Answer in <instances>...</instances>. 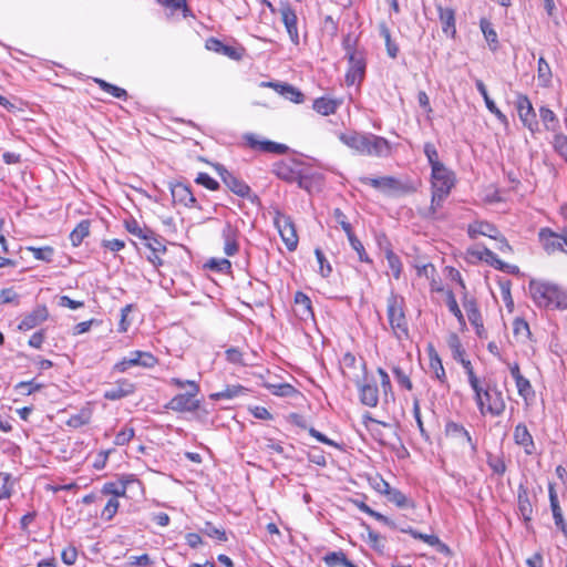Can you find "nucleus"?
<instances>
[{
  "label": "nucleus",
  "mask_w": 567,
  "mask_h": 567,
  "mask_svg": "<svg viewBox=\"0 0 567 567\" xmlns=\"http://www.w3.org/2000/svg\"><path fill=\"white\" fill-rule=\"evenodd\" d=\"M528 288L534 302L538 307L567 309V290L559 285L532 279Z\"/></svg>",
  "instance_id": "obj_1"
},
{
  "label": "nucleus",
  "mask_w": 567,
  "mask_h": 567,
  "mask_svg": "<svg viewBox=\"0 0 567 567\" xmlns=\"http://www.w3.org/2000/svg\"><path fill=\"white\" fill-rule=\"evenodd\" d=\"M471 389L474 392V400L482 415L499 416L504 413L506 402L502 390L495 382L483 384L480 381L476 388L473 386Z\"/></svg>",
  "instance_id": "obj_2"
},
{
  "label": "nucleus",
  "mask_w": 567,
  "mask_h": 567,
  "mask_svg": "<svg viewBox=\"0 0 567 567\" xmlns=\"http://www.w3.org/2000/svg\"><path fill=\"white\" fill-rule=\"evenodd\" d=\"M453 186L454 174L447 169L445 165H441L432 169L431 210L433 214L442 207L443 202L451 193Z\"/></svg>",
  "instance_id": "obj_3"
},
{
  "label": "nucleus",
  "mask_w": 567,
  "mask_h": 567,
  "mask_svg": "<svg viewBox=\"0 0 567 567\" xmlns=\"http://www.w3.org/2000/svg\"><path fill=\"white\" fill-rule=\"evenodd\" d=\"M339 140L348 147L363 155H380L386 147L383 137L363 135L359 133H341Z\"/></svg>",
  "instance_id": "obj_4"
},
{
  "label": "nucleus",
  "mask_w": 567,
  "mask_h": 567,
  "mask_svg": "<svg viewBox=\"0 0 567 567\" xmlns=\"http://www.w3.org/2000/svg\"><path fill=\"white\" fill-rule=\"evenodd\" d=\"M386 315L393 334L399 339L409 338L408 320L404 313L403 297L391 292L386 299Z\"/></svg>",
  "instance_id": "obj_5"
},
{
  "label": "nucleus",
  "mask_w": 567,
  "mask_h": 567,
  "mask_svg": "<svg viewBox=\"0 0 567 567\" xmlns=\"http://www.w3.org/2000/svg\"><path fill=\"white\" fill-rule=\"evenodd\" d=\"M215 172L218 174L225 187L238 197L248 199L251 204L259 205L260 198L251 192L250 186L235 172L227 169L224 165L215 163Z\"/></svg>",
  "instance_id": "obj_6"
},
{
  "label": "nucleus",
  "mask_w": 567,
  "mask_h": 567,
  "mask_svg": "<svg viewBox=\"0 0 567 567\" xmlns=\"http://www.w3.org/2000/svg\"><path fill=\"white\" fill-rule=\"evenodd\" d=\"M173 382L183 388L186 385V391L184 393L176 394L167 404V408L177 411H193L198 408L199 400L197 399L198 386L193 381L183 382L179 379H173Z\"/></svg>",
  "instance_id": "obj_7"
},
{
  "label": "nucleus",
  "mask_w": 567,
  "mask_h": 567,
  "mask_svg": "<svg viewBox=\"0 0 567 567\" xmlns=\"http://www.w3.org/2000/svg\"><path fill=\"white\" fill-rule=\"evenodd\" d=\"M274 224L289 251H293L298 246V236L292 219L281 213L278 208L274 209Z\"/></svg>",
  "instance_id": "obj_8"
},
{
  "label": "nucleus",
  "mask_w": 567,
  "mask_h": 567,
  "mask_svg": "<svg viewBox=\"0 0 567 567\" xmlns=\"http://www.w3.org/2000/svg\"><path fill=\"white\" fill-rule=\"evenodd\" d=\"M538 241L547 255L565 252L567 255L566 241L560 234L555 233L548 227L540 228L538 231Z\"/></svg>",
  "instance_id": "obj_9"
},
{
  "label": "nucleus",
  "mask_w": 567,
  "mask_h": 567,
  "mask_svg": "<svg viewBox=\"0 0 567 567\" xmlns=\"http://www.w3.org/2000/svg\"><path fill=\"white\" fill-rule=\"evenodd\" d=\"M157 363L156 358L150 352L133 351L114 365L116 372L123 373L132 367L153 368Z\"/></svg>",
  "instance_id": "obj_10"
},
{
  "label": "nucleus",
  "mask_w": 567,
  "mask_h": 567,
  "mask_svg": "<svg viewBox=\"0 0 567 567\" xmlns=\"http://www.w3.org/2000/svg\"><path fill=\"white\" fill-rule=\"evenodd\" d=\"M445 435L460 446L467 445L471 450L472 456L476 455L477 445L463 425L453 421L447 422L445 425Z\"/></svg>",
  "instance_id": "obj_11"
},
{
  "label": "nucleus",
  "mask_w": 567,
  "mask_h": 567,
  "mask_svg": "<svg viewBox=\"0 0 567 567\" xmlns=\"http://www.w3.org/2000/svg\"><path fill=\"white\" fill-rule=\"evenodd\" d=\"M516 109L519 120L532 133L538 131V121L533 104L527 95L518 94Z\"/></svg>",
  "instance_id": "obj_12"
},
{
  "label": "nucleus",
  "mask_w": 567,
  "mask_h": 567,
  "mask_svg": "<svg viewBox=\"0 0 567 567\" xmlns=\"http://www.w3.org/2000/svg\"><path fill=\"white\" fill-rule=\"evenodd\" d=\"M239 230L230 223H226L220 230L223 251L226 256L233 257L239 251Z\"/></svg>",
  "instance_id": "obj_13"
},
{
  "label": "nucleus",
  "mask_w": 567,
  "mask_h": 567,
  "mask_svg": "<svg viewBox=\"0 0 567 567\" xmlns=\"http://www.w3.org/2000/svg\"><path fill=\"white\" fill-rule=\"evenodd\" d=\"M245 52V48L234 39L226 41L215 39V53L221 54L234 61H239L243 59Z\"/></svg>",
  "instance_id": "obj_14"
},
{
  "label": "nucleus",
  "mask_w": 567,
  "mask_h": 567,
  "mask_svg": "<svg viewBox=\"0 0 567 567\" xmlns=\"http://www.w3.org/2000/svg\"><path fill=\"white\" fill-rule=\"evenodd\" d=\"M279 13L281 16V21L285 24V28L289 34L290 40L295 43H299V33L297 28V14L291 6L287 2L281 3L279 8Z\"/></svg>",
  "instance_id": "obj_15"
},
{
  "label": "nucleus",
  "mask_w": 567,
  "mask_h": 567,
  "mask_svg": "<svg viewBox=\"0 0 567 567\" xmlns=\"http://www.w3.org/2000/svg\"><path fill=\"white\" fill-rule=\"evenodd\" d=\"M245 141L252 150H259L265 153L286 154L289 147L271 141H261L255 134H246Z\"/></svg>",
  "instance_id": "obj_16"
},
{
  "label": "nucleus",
  "mask_w": 567,
  "mask_h": 567,
  "mask_svg": "<svg viewBox=\"0 0 567 567\" xmlns=\"http://www.w3.org/2000/svg\"><path fill=\"white\" fill-rule=\"evenodd\" d=\"M350 68L346 74V81L349 85H353L355 82H360L363 79L365 71V63L363 58L357 53H349Z\"/></svg>",
  "instance_id": "obj_17"
},
{
  "label": "nucleus",
  "mask_w": 567,
  "mask_h": 567,
  "mask_svg": "<svg viewBox=\"0 0 567 567\" xmlns=\"http://www.w3.org/2000/svg\"><path fill=\"white\" fill-rule=\"evenodd\" d=\"M134 392L135 385L131 381L126 379H120L113 386L105 390L103 396L110 401H117L133 394Z\"/></svg>",
  "instance_id": "obj_18"
},
{
  "label": "nucleus",
  "mask_w": 567,
  "mask_h": 567,
  "mask_svg": "<svg viewBox=\"0 0 567 567\" xmlns=\"http://www.w3.org/2000/svg\"><path fill=\"white\" fill-rule=\"evenodd\" d=\"M48 316V309L44 306H39L35 309H33L30 313L24 316V318L19 323L18 328L24 331L31 330L37 326L41 324L43 321H45Z\"/></svg>",
  "instance_id": "obj_19"
},
{
  "label": "nucleus",
  "mask_w": 567,
  "mask_h": 567,
  "mask_svg": "<svg viewBox=\"0 0 567 567\" xmlns=\"http://www.w3.org/2000/svg\"><path fill=\"white\" fill-rule=\"evenodd\" d=\"M360 392V401L362 404L374 408L379 402V390L375 383H362L360 380L355 381Z\"/></svg>",
  "instance_id": "obj_20"
},
{
  "label": "nucleus",
  "mask_w": 567,
  "mask_h": 567,
  "mask_svg": "<svg viewBox=\"0 0 567 567\" xmlns=\"http://www.w3.org/2000/svg\"><path fill=\"white\" fill-rule=\"evenodd\" d=\"M514 441L524 449L527 455H532L535 452L533 436L524 423H519L515 426Z\"/></svg>",
  "instance_id": "obj_21"
},
{
  "label": "nucleus",
  "mask_w": 567,
  "mask_h": 567,
  "mask_svg": "<svg viewBox=\"0 0 567 567\" xmlns=\"http://www.w3.org/2000/svg\"><path fill=\"white\" fill-rule=\"evenodd\" d=\"M548 493H549L550 508L553 512L555 525L561 530L564 536L567 538V523L565 522V519L563 517V512L559 506L557 493L553 485H549Z\"/></svg>",
  "instance_id": "obj_22"
},
{
  "label": "nucleus",
  "mask_w": 567,
  "mask_h": 567,
  "mask_svg": "<svg viewBox=\"0 0 567 567\" xmlns=\"http://www.w3.org/2000/svg\"><path fill=\"white\" fill-rule=\"evenodd\" d=\"M478 258L486 261L488 265L494 267L497 270L507 271L511 274H514L518 271L517 266H511L503 260H501L495 252H493L488 248H484L482 251L478 252Z\"/></svg>",
  "instance_id": "obj_23"
},
{
  "label": "nucleus",
  "mask_w": 567,
  "mask_h": 567,
  "mask_svg": "<svg viewBox=\"0 0 567 567\" xmlns=\"http://www.w3.org/2000/svg\"><path fill=\"white\" fill-rule=\"evenodd\" d=\"M437 10L443 32L447 35L454 37L456 33L454 10L451 8H443L442 6H437Z\"/></svg>",
  "instance_id": "obj_24"
},
{
  "label": "nucleus",
  "mask_w": 567,
  "mask_h": 567,
  "mask_svg": "<svg viewBox=\"0 0 567 567\" xmlns=\"http://www.w3.org/2000/svg\"><path fill=\"white\" fill-rule=\"evenodd\" d=\"M342 101L330 97H318L313 101V110L321 115L334 114Z\"/></svg>",
  "instance_id": "obj_25"
},
{
  "label": "nucleus",
  "mask_w": 567,
  "mask_h": 567,
  "mask_svg": "<svg viewBox=\"0 0 567 567\" xmlns=\"http://www.w3.org/2000/svg\"><path fill=\"white\" fill-rule=\"evenodd\" d=\"M401 532L410 534L412 537H414L416 539H421L424 543L429 544L430 546H436L441 553L450 551L449 547L445 544H443L440 540V538L435 535L422 534V533L413 529L412 527L401 528Z\"/></svg>",
  "instance_id": "obj_26"
},
{
  "label": "nucleus",
  "mask_w": 567,
  "mask_h": 567,
  "mask_svg": "<svg viewBox=\"0 0 567 567\" xmlns=\"http://www.w3.org/2000/svg\"><path fill=\"white\" fill-rule=\"evenodd\" d=\"M468 235L473 238L477 235H483L493 239H497L498 230L494 225L487 221H476L468 226Z\"/></svg>",
  "instance_id": "obj_27"
},
{
  "label": "nucleus",
  "mask_w": 567,
  "mask_h": 567,
  "mask_svg": "<svg viewBox=\"0 0 567 567\" xmlns=\"http://www.w3.org/2000/svg\"><path fill=\"white\" fill-rule=\"evenodd\" d=\"M295 303L297 307V312L302 319H308L313 317L312 308H311V300L310 298L301 292L298 291L295 295Z\"/></svg>",
  "instance_id": "obj_28"
},
{
  "label": "nucleus",
  "mask_w": 567,
  "mask_h": 567,
  "mask_svg": "<svg viewBox=\"0 0 567 567\" xmlns=\"http://www.w3.org/2000/svg\"><path fill=\"white\" fill-rule=\"evenodd\" d=\"M513 334L517 342L526 343L530 340L532 332L529 324L522 318H516L513 321Z\"/></svg>",
  "instance_id": "obj_29"
},
{
  "label": "nucleus",
  "mask_w": 567,
  "mask_h": 567,
  "mask_svg": "<svg viewBox=\"0 0 567 567\" xmlns=\"http://www.w3.org/2000/svg\"><path fill=\"white\" fill-rule=\"evenodd\" d=\"M217 357L224 355L225 360L236 367H245L247 362L245 360V353L237 347H229L223 353L217 352Z\"/></svg>",
  "instance_id": "obj_30"
},
{
  "label": "nucleus",
  "mask_w": 567,
  "mask_h": 567,
  "mask_svg": "<svg viewBox=\"0 0 567 567\" xmlns=\"http://www.w3.org/2000/svg\"><path fill=\"white\" fill-rule=\"evenodd\" d=\"M172 196L175 202H179L187 206L195 202L190 189L184 184H176L172 187Z\"/></svg>",
  "instance_id": "obj_31"
},
{
  "label": "nucleus",
  "mask_w": 567,
  "mask_h": 567,
  "mask_svg": "<svg viewBox=\"0 0 567 567\" xmlns=\"http://www.w3.org/2000/svg\"><path fill=\"white\" fill-rule=\"evenodd\" d=\"M480 25H481V30L484 34V38L488 43L489 49L493 52L496 51L498 49V38H497V33L494 30L492 23L486 19H482Z\"/></svg>",
  "instance_id": "obj_32"
},
{
  "label": "nucleus",
  "mask_w": 567,
  "mask_h": 567,
  "mask_svg": "<svg viewBox=\"0 0 567 567\" xmlns=\"http://www.w3.org/2000/svg\"><path fill=\"white\" fill-rule=\"evenodd\" d=\"M90 234V221L81 220L70 234V240L73 246H80L85 237Z\"/></svg>",
  "instance_id": "obj_33"
},
{
  "label": "nucleus",
  "mask_w": 567,
  "mask_h": 567,
  "mask_svg": "<svg viewBox=\"0 0 567 567\" xmlns=\"http://www.w3.org/2000/svg\"><path fill=\"white\" fill-rule=\"evenodd\" d=\"M539 117L547 131L555 132L559 127V120L550 109L542 106Z\"/></svg>",
  "instance_id": "obj_34"
},
{
  "label": "nucleus",
  "mask_w": 567,
  "mask_h": 567,
  "mask_svg": "<svg viewBox=\"0 0 567 567\" xmlns=\"http://www.w3.org/2000/svg\"><path fill=\"white\" fill-rule=\"evenodd\" d=\"M248 392V389L240 384L227 385L224 391L215 392V401L231 400Z\"/></svg>",
  "instance_id": "obj_35"
},
{
  "label": "nucleus",
  "mask_w": 567,
  "mask_h": 567,
  "mask_svg": "<svg viewBox=\"0 0 567 567\" xmlns=\"http://www.w3.org/2000/svg\"><path fill=\"white\" fill-rule=\"evenodd\" d=\"M322 559L328 567H346L350 565V560L342 550L328 553Z\"/></svg>",
  "instance_id": "obj_36"
},
{
  "label": "nucleus",
  "mask_w": 567,
  "mask_h": 567,
  "mask_svg": "<svg viewBox=\"0 0 567 567\" xmlns=\"http://www.w3.org/2000/svg\"><path fill=\"white\" fill-rule=\"evenodd\" d=\"M101 493L103 495H111L117 499L126 495V486L125 483L107 482L102 486Z\"/></svg>",
  "instance_id": "obj_37"
},
{
  "label": "nucleus",
  "mask_w": 567,
  "mask_h": 567,
  "mask_svg": "<svg viewBox=\"0 0 567 567\" xmlns=\"http://www.w3.org/2000/svg\"><path fill=\"white\" fill-rule=\"evenodd\" d=\"M537 76L542 86H549L551 81V69L543 56L538 59Z\"/></svg>",
  "instance_id": "obj_38"
},
{
  "label": "nucleus",
  "mask_w": 567,
  "mask_h": 567,
  "mask_svg": "<svg viewBox=\"0 0 567 567\" xmlns=\"http://www.w3.org/2000/svg\"><path fill=\"white\" fill-rule=\"evenodd\" d=\"M348 240L350 243V246L352 249L358 254L359 260L362 262H371V259L369 258L368 254L365 252L364 246L360 241V239L353 234L348 236Z\"/></svg>",
  "instance_id": "obj_39"
},
{
  "label": "nucleus",
  "mask_w": 567,
  "mask_h": 567,
  "mask_svg": "<svg viewBox=\"0 0 567 567\" xmlns=\"http://www.w3.org/2000/svg\"><path fill=\"white\" fill-rule=\"evenodd\" d=\"M362 183L369 184L374 188H392L395 184V179L393 177L384 176L379 178H370L363 177L361 178Z\"/></svg>",
  "instance_id": "obj_40"
},
{
  "label": "nucleus",
  "mask_w": 567,
  "mask_h": 567,
  "mask_svg": "<svg viewBox=\"0 0 567 567\" xmlns=\"http://www.w3.org/2000/svg\"><path fill=\"white\" fill-rule=\"evenodd\" d=\"M447 346L451 349L452 355L456 361L460 360L461 358H464V349L456 333H451L449 336Z\"/></svg>",
  "instance_id": "obj_41"
},
{
  "label": "nucleus",
  "mask_w": 567,
  "mask_h": 567,
  "mask_svg": "<svg viewBox=\"0 0 567 567\" xmlns=\"http://www.w3.org/2000/svg\"><path fill=\"white\" fill-rule=\"evenodd\" d=\"M95 82L100 85V87L104 92L111 94L114 97L125 99L127 96L126 91L124 89H122V87H118L116 85H113V84L107 83L106 81L100 80V79H96Z\"/></svg>",
  "instance_id": "obj_42"
},
{
  "label": "nucleus",
  "mask_w": 567,
  "mask_h": 567,
  "mask_svg": "<svg viewBox=\"0 0 567 567\" xmlns=\"http://www.w3.org/2000/svg\"><path fill=\"white\" fill-rule=\"evenodd\" d=\"M515 383L517 392L523 399L527 400L534 395L533 386L529 380L526 379L525 377L517 378V380H515Z\"/></svg>",
  "instance_id": "obj_43"
},
{
  "label": "nucleus",
  "mask_w": 567,
  "mask_h": 567,
  "mask_svg": "<svg viewBox=\"0 0 567 567\" xmlns=\"http://www.w3.org/2000/svg\"><path fill=\"white\" fill-rule=\"evenodd\" d=\"M518 509L525 519L530 518L533 507L526 491L518 493Z\"/></svg>",
  "instance_id": "obj_44"
},
{
  "label": "nucleus",
  "mask_w": 567,
  "mask_h": 567,
  "mask_svg": "<svg viewBox=\"0 0 567 567\" xmlns=\"http://www.w3.org/2000/svg\"><path fill=\"white\" fill-rule=\"evenodd\" d=\"M280 93L289 101L295 103H301L303 101V94L292 85L284 84L280 85Z\"/></svg>",
  "instance_id": "obj_45"
},
{
  "label": "nucleus",
  "mask_w": 567,
  "mask_h": 567,
  "mask_svg": "<svg viewBox=\"0 0 567 567\" xmlns=\"http://www.w3.org/2000/svg\"><path fill=\"white\" fill-rule=\"evenodd\" d=\"M267 388L272 394L278 396H291L297 392L296 389L289 383L269 384Z\"/></svg>",
  "instance_id": "obj_46"
},
{
  "label": "nucleus",
  "mask_w": 567,
  "mask_h": 567,
  "mask_svg": "<svg viewBox=\"0 0 567 567\" xmlns=\"http://www.w3.org/2000/svg\"><path fill=\"white\" fill-rule=\"evenodd\" d=\"M120 502L115 497H111L102 509L101 517L104 520H111L117 513Z\"/></svg>",
  "instance_id": "obj_47"
},
{
  "label": "nucleus",
  "mask_w": 567,
  "mask_h": 567,
  "mask_svg": "<svg viewBox=\"0 0 567 567\" xmlns=\"http://www.w3.org/2000/svg\"><path fill=\"white\" fill-rule=\"evenodd\" d=\"M386 260L389 268L391 269L395 279H399L402 271V262L398 255H395L392 250L386 251Z\"/></svg>",
  "instance_id": "obj_48"
},
{
  "label": "nucleus",
  "mask_w": 567,
  "mask_h": 567,
  "mask_svg": "<svg viewBox=\"0 0 567 567\" xmlns=\"http://www.w3.org/2000/svg\"><path fill=\"white\" fill-rule=\"evenodd\" d=\"M32 254L33 257L38 260L50 262L52 260L53 256V248L50 246L45 247H29L28 248Z\"/></svg>",
  "instance_id": "obj_49"
},
{
  "label": "nucleus",
  "mask_w": 567,
  "mask_h": 567,
  "mask_svg": "<svg viewBox=\"0 0 567 567\" xmlns=\"http://www.w3.org/2000/svg\"><path fill=\"white\" fill-rule=\"evenodd\" d=\"M369 423H367L368 429L371 431L372 435L381 443L384 442L383 434L379 430L380 426L390 427V425L385 422H380L371 416H367Z\"/></svg>",
  "instance_id": "obj_50"
},
{
  "label": "nucleus",
  "mask_w": 567,
  "mask_h": 567,
  "mask_svg": "<svg viewBox=\"0 0 567 567\" xmlns=\"http://www.w3.org/2000/svg\"><path fill=\"white\" fill-rule=\"evenodd\" d=\"M385 495L388 496V499L394 503L398 507L403 508L409 506L408 497L396 488L391 487Z\"/></svg>",
  "instance_id": "obj_51"
},
{
  "label": "nucleus",
  "mask_w": 567,
  "mask_h": 567,
  "mask_svg": "<svg viewBox=\"0 0 567 567\" xmlns=\"http://www.w3.org/2000/svg\"><path fill=\"white\" fill-rule=\"evenodd\" d=\"M392 372L394 374V378L396 380V382L404 389L411 391L413 385H412V382L410 380V377L408 373H405V371H403L402 368L400 367H393L392 368Z\"/></svg>",
  "instance_id": "obj_52"
},
{
  "label": "nucleus",
  "mask_w": 567,
  "mask_h": 567,
  "mask_svg": "<svg viewBox=\"0 0 567 567\" xmlns=\"http://www.w3.org/2000/svg\"><path fill=\"white\" fill-rule=\"evenodd\" d=\"M333 218L340 225L347 237L353 234L352 226L340 208L333 209Z\"/></svg>",
  "instance_id": "obj_53"
},
{
  "label": "nucleus",
  "mask_w": 567,
  "mask_h": 567,
  "mask_svg": "<svg viewBox=\"0 0 567 567\" xmlns=\"http://www.w3.org/2000/svg\"><path fill=\"white\" fill-rule=\"evenodd\" d=\"M125 225H126L127 231L131 233L132 235L143 238L145 240L150 239L151 230L141 228V226L138 225V223L136 220H134V219L127 220L125 223Z\"/></svg>",
  "instance_id": "obj_54"
},
{
  "label": "nucleus",
  "mask_w": 567,
  "mask_h": 567,
  "mask_svg": "<svg viewBox=\"0 0 567 567\" xmlns=\"http://www.w3.org/2000/svg\"><path fill=\"white\" fill-rule=\"evenodd\" d=\"M462 367L464 368L465 370V373L467 375V380H468V383H470V386L473 388V386H477V383L481 381L477 375L475 374L474 372V369H473V365L471 363L470 360L465 359L464 358H461L460 360H457Z\"/></svg>",
  "instance_id": "obj_55"
},
{
  "label": "nucleus",
  "mask_w": 567,
  "mask_h": 567,
  "mask_svg": "<svg viewBox=\"0 0 567 567\" xmlns=\"http://www.w3.org/2000/svg\"><path fill=\"white\" fill-rule=\"evenodd\" d=\"M424 154L431 165V168L439 167L441 165H444L442 162L439 161V154L437 151L432 143H426L424 145Z\"/></svg>",
  "instance_id": "obj_56"
},
{
  "label": "nucleus",
  "mask_w": 567,
  "mask_h": 567,
  "mask_svg": "<svg viewBox=\"0 0 567 567\" xmlns=\"http://www.w3.org/2000/svg\"><path fill=\"white\" fill-rule=\"evenodd\" d=\"M2 484L0 486V501L9 498L12 494V482L9 473H0Z\"/></svg>",
  "instance_id": "obj_57"
},
{
  "label": "nucleus",
  "mask_w": 567,
  "mask_h": 567,
  "mask_svg": "<svg viewBox=\"0 0 567 567\" xmlns=\"http://www.w3.org/2000/svg\"><path fill=\"white\" fill-rule=\"evenodd\" d=\"M446 306L450 310V312H452L460 322H464V317H463V313L458 307V303L456 301V298L454 296V293L452 291H449L447 295H446Z\"/></svg>",
  "instance_id": "obj_58"
},
{
  "label": "nucleus",
  "mask_w": 567,
  "mask_h": 567,
  "mask_svg": "<svg viewBox=\"0 0 567 567\" xmlns=\"http://www.w3.org/2000/svg\"><path fill=\"white\" fill-rule=\"evenodd\" d=\"M90 419L91 413L89 411H82L78 414L70 416V419L68 420V425L72 427H80L87 424L90 422Z\"/></svg>",
  "instance_id": "obj_59"
},
{
  "label": "nucleus",
  "mask_w": 567,
  "mask_h": 567,
  "mask_svg": "<svg viewBox=\"0 0 567 567\" xmlns=\"http://www.w3.org/2000/svg\"><path fill=\"white\" fill-rule=\"evenodd\" d=\"M315 255H316L317 261L319 264V271H320L321 276L328 277L331 274L332 268H331L330 264L327 261L324 254L322 252L321 249L317 248L315 250Z\"/></svg>",
  "instance_id": "obj_60"
},
{
  "label": "nucleus",
  "mask_w": 567,
  "mask_h": 567,
  "mask_svg": "<svg viewBox=\"0 0 567 567\" xmlns=\"http://www.w3.org/2000/svg\"><path fill=\"white\" fill-rule=\"evenodd\" d=\"M487 464L497 475H503L506 472V464L501 456H488Z\"/></svg>",
  "instance_id": "obj_61"
},
{
  "label": "nucleus",
  "mask_w": 567,
  "mask_h": 567,
  "mask_svg": "<svg viewBox=\"0 0 567 567\" xmlns=\"http://www.w3.org/2000/svg\"><path fill=\"white\" fill-rule=\"evenodd\" d=\"M555 151L567 159V135L556 134L554 137Z\"/></svg>",
  "instance_id": "obj_62"
},
{
  "label": "nucleus",
  "mask_w": 567,
  "mask_h": 567,
  "mask_svg": "<svg viewBox=\"0 0 567 567\" xmlns=\"http://www.w3.org/2000/svg\"><path fill=\"white\" fill-rule=\"evenodd\" d=\"M431 369L433 370L437 380L441 382L445 381V370L437 354L431 357Z\"/></svg>",
  "instance_id": "obj_63"
},
{
  "label": "nucleus",
  "mask_w": 567,
  "mask_h": 567,
  "mask_svg": "<svg viewBox=\"0 0 567 567\" xmlns=\"http://www.w3.org/2000/svg\"><path fill=\"white\" fill-rule=\"evenodd\" d=\"M133 436H134V429L133 427H124L116 434L114 443L120 446L125 445L133 439Z\"/></svg>",
  "instance_id": "obj_64"
}]
</instances>
